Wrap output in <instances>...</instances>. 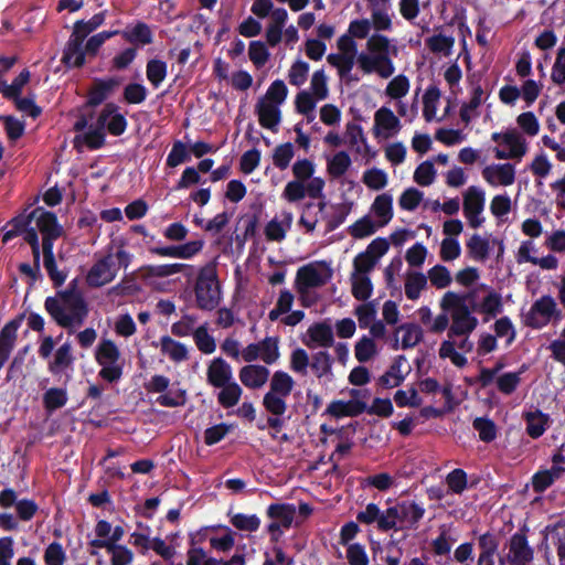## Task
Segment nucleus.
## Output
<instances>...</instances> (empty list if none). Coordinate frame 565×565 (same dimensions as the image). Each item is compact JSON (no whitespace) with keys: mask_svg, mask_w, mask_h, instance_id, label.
Here are the masks:
<instances>
[{"mask_svg":"<svg viewBox=\"0 0 565 565\" xmlns=\"http://www.w3.org/2000/svg\"><path fill=\"white\" fill-rule=\"evenodd\" d=\"M469 256L476 262H484L490 253L489 239L479 234H473L467 242Z\"/></svg>","mask_w":565,"mask_h":565,"instance_id":"nucleus-56","label":"nucleus"},{"mask_svg":"<svg viewBox=\"0 0 565 565\" xmlns=\"http://www.w3.org/2000/svg\"><path fill=\"white\" fill-rule=\"evenodd\" d=\"M232 366L222 358H215L210 361L206 367V382L217 388L233 381Z\"/></svg>","mask_w":565,"mask_h":565,"instance_id":"nucleus-30","label":"nucleus"},{"mask_svg":"<svg viewBox=\"0 0 565 565\" xmlns=\"http://www.w3.org/2000/svg\"><path fill=\"white\" fill-rule=\"evenodd\" d=\"M526 366L522 367L518 372H505L497 376V388L505 395H510L521 383V375L525 372Z\"/></svg>","mask_w":565,"mask_h":565,"instance_id":"nucleus-57","label":"nucleus"},{"mask_svg":"<svg viewBox=\"0 0 565 565\" xmlns=\"http://www.w3.org/2000/svg\"><path fill=\"white\" fill-rule=\"evenodd\" d=\"M472 349L473 342L470 340V334L454 335V338L448 334V338L440 343L438 354L440 359H449L455 366L463 367L468 363L465 354Z\"/></svg>","mask_w":565,"mask_h":565,"instance_id":"nucleus-19","label":"nucleus"},{"mask_svg":"<svg viewBox=\"0 0 565 565\" xmlns=\"http://www.w3.org/2000/svg\"><path fill=\"white\" fill-rule=\"evenodd\" d=\"M481 177L491 188H508L516 180V170L512 163H490L482 168Z\"/></svg>","mask_w":565,"mask_h":565,"instance_id":"nucleus-22","label":"nucleus"},{"mask_svg":"<svg viewBox=\"0 0 565 565\" xmlns=\"http://www.w3.org/2000/svg\"><path fill=\"white\" fill-rule=\"evenodd\" d=\"M120 35L127 41L137 46H143L152 43L153 34L150 26L143 22L127 25L120 33Z\"/></svg>","mask_w":565,"mask_h":565,"instance_id":"nucleus-41","label":"nucleus"},{"mask_svg":"<svg viewBox=\"0 0 565 565\" xmlns=\"http://www.w3.org/2000/svg\"><path fill=\"white\" fill-rule=\"evenodd\" d=\"M491 139L498 145L493 152L494 157L499 160L512 159L521 161L529 151L526 138L516 129L493 132Z\"/></svg>","mask_w":565,"mask_h":565,"instance_id":"nucleus-14","label":"nucleus"},{"mask_svg":"<svg viewBox=\"0 0 565 565\" xmlns=\"http://www.w3.org/2000/svg\"><path fill=\"white\" fill-rule=\"evenodd\" d=\"M411 365L404 355L394 359L388 370L380 377V384L386 388L399 386L411 373Z\"/></svg>","mask_w":565,"mask_h":565,"instance_id":"nucleus-29","label":"nucleus"},{"mask_svg":"<svg viewBox=\"0 0 565 565\" xmlns=\"http://www.w3.org/2000/svg\"><path fill=\"white\" fill-rule=\"evenodd\" d=\"M317 99L308 90H301L297 94L295 99L296 110L303 115L308 121L315 119V109Z\"/></svg>","mask_w":565,"mask_h":565,"instance_id":"nucleus-59","label":"nucleus"},{"mask_svg":"<svg viewBox=\"0 0 565 565\" xmlns=\"http://www.w3.org/2000/svg\"><path fill=\"white\" fill-rule=\"evenodd\" d=\"M296 156V147L291 142H284L276 146L271 151V162L280 171L291 168Z\"/></svg>","mask_w":565,"mask_h":565,"instance_id":"nucleus-48","label":"nucleus"},{"mask_svg":"<svg viewBox=\"0 0 565 565\" xmlns=\"http://www.w3.org/2000/svg\"><path fill=\"white\" fill-rule=\"evenodd\" d=\"M303 343L309 348H330L334 344L332 326L328 320L311 324L306 332Z\"/></svg>","mask_w":565,"mask_h":565,"instance_id":"nucleus-25","label":"nucleus"},{"mask_svg":"<svg viewBox=\"0 0 565 565\" xmlns=\"http://www.w3.org/2000/svg\"><path fill=\"white\" fill-rule=\"evenodd\" d=\"M370 8V18L352 20L349 32L358 40H364L373 29L374 31H392L393 13L392 0H365Z\"/></svg>","mask_w":565,"mask_h":565,"instance_id":"nucleus-8","label":"nucleus"},{"mask_svg":"<svg viewBox=\"0 0 565 565\" xmlns=\"http://www.w3.org/2000/svg\"><path fill=\"white\" fill-rule=\"evenodd\" d=\"M199 351L212 354L216 350L215 339L209 333L207 323L199 326L192 335Z\"/></svg>","mask_w":565,"mask_h":565,"instance_id":"nucleus-58","label":"nucleus"},{"mask_svg":"<svg viewBox=\"0 0 565 565\" xmlns=\"http://www.w3.org/2000/svg\"><path fill=\"white\" fill-rule=\"evenodd\" d=\"M309 366L318 379L332 377V359L327 351H319L315 353Z\"/></svg>","mask_w":565,"mask_h":565,"instance_id":"nucleus-54","label":"nucleus"},{"mask_svg":"<svg viewBox=\"0 0 565 565\" xmlns=\"http://www.w3.org/2000/svg\"><path fill=\"white\" fill-rule=\"evenodd\" d=\"M267 515L271 519L267 531L271 541L278 542L285 531L292 525L296 515V507L285 503L270 504L267 509Z\"/></svg>","mask_w":565,"mask_h":565,"instance_id":"nucleus-20","label":"nucleus"},{"mask_svg":"<svg viewBox=\"0 0 565 565\" xmlns=\"http://www.w3.org/2000/svg\"><path fill=\"white\" fill-rule=\"evenodd\" d=\"M296 382L285 371H276L269 380V390L263 396L262 405L267 413H286L287 398L295 388Z\"/></svg>","mask_w":565,"mask_h":565,"instance_id":"nucleus-11","label":"nucleus"},{"mask_svg":"<svg viewBox=\"0 0 565 565\" xmlns=\"http://www.w3.org/2000/svg\"><path fill=\"white\" fill-rule=\"evenodd\" d=\"M94 533L96 536L103 537L106 541L116 544L122 540L125 530L120 525L113 526L108 521L100 520L97 522L94 529Z\"/></svg>","mask_w":565,"mask_h":565,"instance_id":"nucleus-63","label":"nucleus"},{"mask_svg":"<svg viewBox=\"0 0 565 565\" xmlns=\"http://www.w3.org/2000/svg\"><path fill=\"white\" fill-rule=\"evenodd\" d=\"M292 179L289 180L280 198L290 203H298L310 198L320 200L324 196L326 180L317 175V164L310 158H298L291 164Z\"/></svg>","mask_w":565,"mask_h":565,"instance_id":"nucleus-2","label":"nucleus"},{"mask_svg":"<svg viewBox=\"0 0 565 565\" xmlns=\"http://www.w3.org/2000/svg\"><path fill=\"white\" fill-rule=\"evenodd\" d=\"M97 120L104 129H107L114 136H120L127 127L126 118L114 104H107L100 111Z\"/></svg>","mask_w":565,"mask_h":565,"instance_id":"nucleus-31","label":"nucleus"},{"mask_svg":"<svg viewBox=\"0 0 565 565\" xmlns=\"http://www.w3.org/2000/svg\"><path fill=\"white\" fill-rule=\"evenodd\" d=\"M526 433L532 438L541 437L550 426V416L537 408H531L523 414Z\"/></svg>","mask_w":565,"mask_h":565,"instance_id":"nucleus-40","label":"nucleus"},{"mask_svg":"<svg viewBox=\"0 0 565 565\" xmlns=\"http://www.w3.org/2000/svg\"><path fill=\"white\" fill-rule=\"evenodd\" d=\"M375 31L366 38L364 50L356 55L355 65L363 75H376L382 79H388L395 73L394 58L399 49L395 39L388 38Z\"/></svg>","mask_w":565,"mask_h":565,"instance_id":"nucleus-1","label":"nucleus"},{"mask_svg":"<svg viewBox=\"0 0 565 565\" xmlns=\"http://www.w3.org/2000/svg\"><path fill=\"white\" fill-rule=\"evenodd\" d=\"M463 298L469 302L471 310L480 315L484 322L503 311L502 295L489 285L475 286Z\"/></svg>","mask_w":565,"mask_h":565,"instance_id":"nucleus-10","label":"nucleus"},{"mask_svg":"<svg viewBox=\"0 0 565 565\" xmlns=\"http://www.w3.org/2000/svg\"><path fill=\"white\" fill-rule=\"evenodd\" d=\"M119 83L116 77L95 79L89 89L87 103L92 106L102 104L119 86Z\"/></svg>","mask_w":565,"mask_h":565,"instance_id":"nucleus-42","label":"nucleus"},{"mask_svg":"<svg viewBox=\"0 0 565 565\" xmlns=\"http://www.w3.org/2000/svg\"><path fill=\"white\" fill-rule=\"evenodd\" d=\"M218 388L216 399L222 407L232 408L239 403L243 390L234 380Z\"/></svg>","mask_w":565,"mask_h":565,"instance_id":"nucleus-51","label":"nucleus"},{"mask_svg":"<svg viewBox=\"0 0 565 565\" xmlns=\"http://www.w3.org/2000/svg\"><path fill=\"white\" fill-rule=\"evenodd\" d=\"M294 223V214L282 210L275 215L265 226L264 233L268 241L281 242L290 231Z\"/></svg>","mask_w":565,"mask_h":565,"instance_id":"nucleus-28","label":"nucleus"},{"mask_svg":"<svg viewBox=\"0 0 565 565\" xmlns=\"http://www.w3.org/2000/svg\"><path fill=\"white\" fill-rule=\"evenodd\" d=\"M134 256L122 245L115 252L109 250L97 259L86 275L88 286L97 288L111 282L120 268H127Z\"/></svg>","mask_w":565,"mask_h":565,"instance_id":"nucleus-7","label":"nucleus"},{"mask_svg":"<svg viewBox=\"0 0 565 565\" xmlns=\"http://www.w3.org/2000/svg\"><path fill=\"white\" fill-rule=\"evenodd\" d=\"M238 377L244 386L256 390L267 383L269 370L263 365L249 364L239 370Z\"/></svg>","mask_w":565,"mask_h":565,"instance_id":"nucleus-36","label":"nucleus"},{"mask_svg":"<svg viewBox=\"0 0 565 565\" xmlns=\"http://www.w3.org/2000/svg\"><path fill=\"white\" fill-rule=\"evenodd\" d=\"M288 88L284 81H274L266 93L255 104V114L259 125L273 132H276L281 122V105L286 102Z\"/></svg>","mask_w":565,"mask_h":565,"instance_id":"nucleus-5","label":"nucleus"},{"mask_svg":"<svg viewBox=\"0 0 565 565\" xmlns=\"http://www.w3.org/2000/svg\"><path fill=\"white\" fill-rule=\"evenodd\" d=\"M382 226L377 225L373 217L366 214L350 225L348 232L353 238L361 239L373 235Z\"/></svg>","mask_w":565,"mask_h":565,"instance_id":"nucleus-52","label":"nucleus"},{"mask_svg":"<svg viewBox=\"0 0 565 565\" xmlns=\"http://www.w3.org/2000/svg\"><path fill=\"white\" fill-rule=\"evenodd\" d=\"M411 90V81L405 74L391 76L384 88V96L390 100L404 99Z\"/></svg>","mask_w":565,"mask_h":565,"instance_id":"nucleus-47","label":"nucleus"},{"mask_svg":"<svg viewBox=\"0 0 565 565\" xmlns=\"http://www.w3.org/2000/svg\"><path fill=\"white\" fill-rule=\"evenodd\" d=\"M547 547L556 551L559 565H565V520L558 522L546 535Z\"/></svg>","mask_w":565,"mask_h":565,"instance_id":"nucleus-49","label":"nucleus"},{"mask_svg":"<svg viewBox=\"0 0 565 565\" xmlns=\"http://www.w3.org/2000/svg\"><path fill=\"white\" fill-rule=\"evenodd\" d=\"M425 515V508L414 501H402L386 509V516L382 520V526L386 531H404L416 529L418 522Z\"/></svg>","mask_w":565,"mask_h":565,"instance_id":"nucleus-12","label":"nucleus"},{"mask_svg":"<svg viewBox=\"0 0 565 565\" xmlns=\"http://www.w3.org/2000/svg\"><path fill=\"white\" fill-rule=\"evenodd\" d=\"M366 408L364 401L350 398L349 401H333L327 407V413L335 418L353 417L362 414Z\"/></svg>","mask_w":565,"mask_h":565,"instance_id":"nucleus-38","label":"nucleus"},{"mask_svg":"<svg viewBox=\"0 0 565 565\" xmlns=\"http://www.w3.org/2000/svg\"><path fill=\"white\" fill-rule=\"evenodd\" d=\"M380 353V348L374 339L369 335L361 337L354 344V356L360 363H366Z\"/></svg>","mask_w":565,"mask_h":565,"instance_id":"nucleus-50","label":"nucleus"},{"mask_svg":"<svg viewBox=\"0 0 565 565\" xmlns=\"http://www.w3.org/2000/svg\"><path fill=\"white\" fill-rule=\"evenodd\" d=\"M168 66L167 63L152 58L148 61L146 67L147 79L152 84L154 88L159 87L167 77Z\"/></svg>","mask_w":565,"mask_h":565,"instance_id":"nucleus-64","label":"nucleus"},{"mask_svg":"<svg viewBox=\"0 0 565 565\" xmlns=\"http://www.w3.org/2000/svg\"><path fill=\"white\" fill-rule=\"evenodd\" d=\"M427 49L438 57H448L452 54L455 38L441 32L426 39Z\"/></svg>","mask_w":565,"mask_h":565,"instance_id":"nucleus-45","label":"nucleus"},{"mask_svg":"<svg viewBox=\"0 0 565 565\" xmlns=\"http://www.w3.org/2000/svg\"><path fill=\"white\" fill-rule=\"evenodd\" d=\"M384 157L392 167L401 166L407 157V148L402 141L387 142L383 148Z\"/></svg>","mask_w":565,"mask_h":565,"instance_id":"nucleus-60","label":"nucleus"},{"mask_svg":"<svg viewBox=\"0 0 565 565\" xmlns=\"http://www.w3.org/2000/svg\"><path fill=\"white\" fill-rule=\"evenodd\" d=\"M565 473V456L557 451L552 456V465L535 472L532 477L533 490L537 493L544 492L556 480Z\"/></svg>","mask_w":565,"mask_h":565,"instance_id":"nucleus-21","label":"nucleus"},{"mask_svg":"<svg viewBox=\"0 0 565 565\" xmlns=\"http://www.w3.org/2000/svg\"><path fill=\"white\" fill-rule=\"evenodd\" d=\"M327 201L320 200L317 204L309 203L305 206L300 218L299 225L305 228L307 233L316 231L320 223L326 225Z\"/></svg>","mask_w":565,"mask_h":565,"instance_id":"nucleus-33","label":"nucleus"},{"mask_svg":"<svg viewBox=\"0 0 565 565\" xmlns=\"http://www.w3.org/2000/svg\"><path fill=\"white\" fill-rule=\"evenodd\" d=\"M507 558L511 565H527L533 559V550L523 534H514L508 544Z\"/></svg>","mask_w":565,"mask_h":565,"instance_id":"nucleus-26","label":"nucleus"},{"mask_svg":"<svg viewBox=\"0 0 565 565\" xmlns=\"http://www.w3.org/2000/svg\"><path fill=\"white\" fill-rule=\"evenodd\" d=\"M427 287V277L420 271L409 270L405 274L404 291L409 300H417Z\"/></svg>","mask_w":565,"mask_h":565,"instance_id":"nucleus-46","label":"nucleus"},{"mask_svg":"<svg viewBox=\"0 0 565 565\" xmlns=\"http://www.w3.org/2000/svg\"><path fill=\"white\" fill-rule=\"evenodd\" d=\"M377 225L384 227L387 225L394 215L393 212V196L390 193L379 194L370 207V213Z\"/></svg>","mask_w":565,"mask_h":565,"instance_id":"nucleus-35","label":"nucleus"},{"mask_svg":"<svg viewBox=\"0 0 565 565\" xmlns=\"http://www.w3.org/2000/svg\"><path fill=\"white\" fill-rule=\"evenodd\" d=\"M361 180L367 189L381 191L388 184V174L381 168L372 167L363 172Z\"/></svg>","mask_w":565,"mask_h":565,"instance_id":"nucleus-53","label":"nucleus"},{"mask_svg":"<svg viewBox=\"0 0 565 565\" xmlns=\"http://www.w3.org/2000/svg\"><path fill=\"white\" fill-rule=\"evenodd\" d=\"M437 177V170L431 160H426L419 163L415 171L413 179L420 186L431 185Z\"/></svg>","mask_w":565,"mask_h":565,"instance_id":"nucleus-61","label":"nucleus"},{"mask_svg":"<svg viewBox=\"0 0 565 565\" xmlns=\"http://www.w3.org/2000/svg\"><path fill=\"white\" fill-rule=\"evenodd\" d=\"M279 358L278 341L275 338H266L258 343H252L242 350V359L245 362L262 360L271 364Z\"/></svg>","mask_w":565,"mask_h":565,"instance_id":"nucleus-23","label":"nucleus"},{"mask_svg":"<svg viewBox=\"0 0 565 565\" xmlns=\"http://www.w3.org/2000/svg\"><path fill=\"white\" fill-rule=\"evenodd\" d=\"M153 345L159 349L163 356L175 364H180L189 360L190 351L188 345L174 340L170 335L160 337Z\"/></svg>","mask_w":565,"mask_h":565,"instance_id":"nucleus-27","label":"nucleus"},{"mask_svg":"<svg viewBox=\"0 0 565 565\" xmlns=\"http://www.w3.org/2000/svg\"><path fill=\"white\" fill-rule=\"evenodd\" d=\"M94 359L100 367L98 376L108 382H118L124 373L125 359L114 340L103 338L94 351Z\"/></svg>","mask_w":565,"mask_h":565,"instance_id":"nucleus-9","label":"nucleus"},{"mask_svg":"<svg viewBox=\"0 0 565 565\" xmlns=\"http://www.w3.org/2000/svg\"><path fill=\"white\" fill-rule=\"evenodd\" d=\"M289 14L285 8H275L269 15V22L266 28L265 38L270 46H276L282 41V31Z\"/></svg>","mask_w":565,"mask_h":565,"instance_id":"nucleus-32","label":"nucleus"},{"mask_svg":"<svg viewBox=\"0 0 565 565\" xmlns=\"http://www.w3.org/2000/svg\"><path fill=\"white\" fill-rule=\"evenodd\" d=\"M194 292L200 309L211 311L218 306L222 292L215 269L212 266H205L200 270Z\"/></svg>","mask_w":565,"mask_h":565,"instance_id":"nucleus-13","label":"nucleus"},{"mask_svg":"<svg viewBox=\"0 0 565 565\" xmlns=\"http://www.w3.org/2000/svg\"><path fill=\"white\" fill-rule=\"evenodd\" d=\"M45 309L58 326L72 331L82 326L87 315L85 300L74 289L46 298Z\"/></svg>","mask_w":565,"mask_h":565,"instance_id":"nucleus-3","label":"nucleus"},{"mask_svg":"<svg viewBox=\"0 0 565 565\" xmlns=\"http://www.w3.org/2000/svg\"><path fill=\"white\" fill-rule=\"evenodd\" d=\"M402 129V119L390 106L382 105L374 111L371 132L379 143L395 139Z\"/></svg>","mask_w":565,"mask_h":565,"instance_id":"nucleus-16","label":"nucleus"},{"mask_svg":"<svg viewBox=\"0 0 565 565\" xmlns=\"http://www.w3.org/2000/svg\"><path fill=\"white\" fill-rule=\"evenodd\" d=\"M333 275L331 263L327 260H316L301 266L297 270V288L300 294L307 292L310 288H317L326 285Z\"/></svg>","mask_w":565,"mask_h":565,"instance_id":"nucleus-17","label":"nucleus"},{"mask_svg":"<svg viewBox=\"0 0 565 565\" xmlns=\"http://www.w3.org/2000/svg\"><path fill=\"white\" fill-rule=\"evenodd\" d=\"M424 337L420 326L415 322H406L396 327L390 340L393 350H407L416 347Z\"/></svg>","mask_w":565,"mask_h":565,"instance_id":"nucleus-24","label":"nucleus"},{"mask_svg":"<svg viewBox=\"0 0 565 565\" xmlns=\"http://www.w3.org/2000/svg\"><path fill=\"white\" fill-rule=\"evenodd\" d=\"M352 206V202H342L337 204H329L327 202L324 231L331 232L339 227L350 214Z\"/></svg>","mask_w":565,"mask_h":565,"instance_id":"nucleus-44","label":"nucleus"},{"mask_svg":"<svg viewBox=\"0 0 565 565\" xmlns=\"http://www.w3.org/2000/svg\"><path fill=\"white\" fill-rule=\"evenodd\" d=\"M563 313L556 300L544 295L536 299L524 316V323L533 329H542L550 323H557L562 320Z\"/></svg>","mask_w":565,"mask_h":565,"instance_id":"nucleus-15","label":"nucleus"},{"mask_svg":"<svg viewBox=\"0 0 565 565\" xmlns=\"http://www.w3.org/2000/svg\"><path fill=\"white\" fill-rule=\"evenodd\" d=\"M486 205V191L479 185H470L462 192V212L471 228L483 225Z\"/></svg>","mask_w":565,"mask_h":565,"instance_id":"nucleus-18","label":"nucleus"},{"mask_svg":"<svg viewBox=\"0 0 565 565\" xmlns=\"http://www.w3.org/2000/svg\"><path fill=\"white\" fill-rule=\"evenodd\" d=\"M35 220L36 228L43 235V256L44 267L56 284H62L65 280V275L57 270L56 263L53 254V241L62 235V226L57 223L56 216L41 207L33 210L32 214Z\"/></svg>","mask_w":565,"mask_h":565,"instance_id":"nucleus-4","label":"nucleus"},{"mask_svg":"<svg viewBox=\"0 0 565 565\" xmlns=\"http://www.w3.org/2000/svg\"><path fill=\"white\" fill-rule=\"evenodd\" d=\"M351 166V157L344 150L326 156V171L332 180H338L344 177Z\"/></svg>","mask_w":565,"mask_h":565,"instance_id":"nucleus-39","label":"nucleus"},{"mask_svg":"<svg viewBox=\"0 0 565 565\" xmlns=\"http://www.w3.org/2000/svg\"><path fill=\"white\" fill-rule=\"evenodd\" d=\"M441 92L437 86H428L423 95V117L426 121H440L445 118L447 110L439 114Z\"/></svg>","mask_w":565,"mask_h":565,"instance_id":"nucleus-34","label":"nucleus"},{"mask_svg":"<svg viewBox=\"0 0 565 565\" xmlns=\"http://www.w3.org/2000/svg\"><path fill=\"white\" fill-rule=\"evenodd\" d=\"M85 55L84 39L72 33L64 50L63 62L67 66L79 67L85 63Z\"/></svg>","mask_w":565,"mask_h":565,"instance_id":"nucleus-43","label":"nucleus"},{"mask_svg":"<svg viewBox=\"0 0 565 565\" xmlns=\"http://www.w3.org/2000/svg\"><path fill=\"white\" fill-rule=\"evenodd\" d=\"M489 209L499 223H504L512 210V200L507 193L495 194L490 201Z\"/></svg>","mask_w":565,"mask_h":565,"instance_id":"nucleus-55","label":"nucleus"},{"mask_svg":"<svg viewBox=\"0 0 565 565\" xmlns=\"http://www.w3.org/2000/svg\"><path fill=\"white\" fill-rule=\"evenodd\" d=\"M186 267L185 264H162V265H146L139 268V276L147 284L153 285L157 278H164L179 274Z\"/></svg>","mask_w":565,"mask_h":565,"instance_id":"nucleus-37","label":"nucleus"},{"mask_svg":"<svg viewBox=\"0 0 565 565\" xmlns=\"http://www.w3.org/2000/svg\"><path fill=\"white\" fill-rule=\"evenodd\" d=\"M352 295L358 300H366L372 296L373 286L369 276L351 274Z\"/></svg>","mask_w":565,"mask_h":565,"instance_id":"nucleus-62","label":"nucleus"},{"mask_svg":"<svg viewBox=\"0 0 565 565\" xmlns=\"http://www.w3.org/2000/svg\"><path fill=\"white\" fill-rule=\"evenodd\" d=\"M439 306L443 311L450 313L451 323L448 330L450 338L471 334L477 329L479 320L475 316L476 312L466 303L463 296L455 291H447L441 297Z\"/></svg>","mask_w":565,"mask_h":565,"instance_id":"nucleus-6","label":"nucleus"}]
</instances>
